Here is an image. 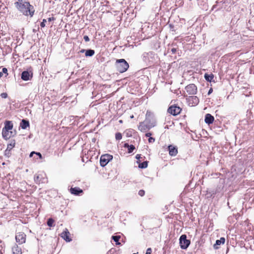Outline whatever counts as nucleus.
<instances>
[{"label": "nucleus", "mask_w": 254, "mask_h": 254, "mask_svg": "<svg viewBox=\"0 0 254 254\" xmlns=\"http://www.w3.org/2000/svg\"><path fill=\"white\" fill-rule=\"evenodd\" d=\"M14 5L20 12L25 16L32 17L34 15L35 10L33 6L25 0H17Z\"/></svg>", "instance_id": "1"}, {"label": "nucleus", "mask_w": 254, "mask_h": 254, "mask_svg": "<svg viewBox=\"0 0 254 254\" xmlns=\"http://www.w3.org/2000/svg\"><path fill=\"white\" fill-rule=\"evenodd\" d=\"M117 71L120 73L126 71L129 67L128 63L125 59L117 60L115 64Z\"/></svg>", "instance_id": "2"}, {"label": "nucleus", "mask_w": 254, "mask_h": 254, "mask_svg": "<svg viewBox=\"0 0 254 254\" xmlns=\"http://www.w3.org/2000/svg\"><path fill=\"white\" fill-rule=\"evenodd\" d=\"M180 245L182 249H186L190 245V241L187 239L186 235H182L180 238Z\"/></svg>", "instance_id": "3"}, {"label": "nucleus", "mask_w": 254, "mask_h": 254, "mask_svg": "<svg viewBox=\"0 0 254 254\" xmlns=\"http://www.w3.org/2000/svg\"><path fill=\"white\" fill-rule=\"evenodd\" d=\"M113 159V156L109 154L102 155L101 156L100 163L102 167L105 166L110 160Z\"/></svg>", "instance_id": "4"}, {"label": "nucleus", "mask_w": 254, "mask_h": 254, "mask_svg": "<svg viewBox=\"0 0 254 254\" xmlns=\"http://www.w3.org/2000/svg\"><path fill=\"white\" fill-rule=\"evenodd\" d=\"M26 235L23 232L17 233L15 235V240L19 245L23 244L26 241Z\"/></svg>", "instance_id": "5"}, {"label": "nucleus", "mask_w": 254, "mask_h": 254, "mask_svg": "<svg viewBox=\"0 0 254 254\" xmlns=\"http://www.w3.org/2000/svg\"><path fill=\"white\" fill-rule=\"evenodd\" d=\"M147 122V120H146L144 122H141L139 123V125L138 126V129L142 131V132H145L147 129H149L152 127L154 126V125H149V124H146L145 123Z\"/></svg>", "instance_id": "6"}, {"label": "nucleus", "mask_w": 254, "mask_h": 254, "mask_svg": "<svg viewBox=\"0 0 254 254\" xmlns=\"http://www.w3.org/2000/svg\"><path fill=\"white\" fill-rule=\"evenodd\" d=\"M185 89L189 95H194L197 92V87L194 84L188 85Z\"/></svg>", "instance_id": "7"}, {"label": "nucleus", "mask_w": 254, "mask_h": 254, "mask_svg": "<svg viewBox=\"0 0 254 254\" xmlns=\"http://www.w3.org/2000/svg\"><path fill=\"white\" fill-rule=\"evenodd\" d=\"M181 111V109L177 106H170L168 109V112L170 114L173 115V116H176L180 113Z\"/></svg>", "instance_id": "8"}, {"label": "nucleus", "mask_w": 254, "mask_h": 254, "mask_svg": "<svg viewBox=\"0 0 254 254\" xmlns=\"http://www.w3.org/2000/svg\"><path fill=\"white\" fill-rule=\"evenodd\" d=\"M70 233L67 229L61 233V237L64 239L66 242H69L71 241V239L69 238Z\"/></svg>", "instance_id": "9"}, {"label": "nucleus", "mask_w": 254, "mask_h": 254, "mask_svg": "<svg viewBox=\"0 0 254 254\" xmlns=\"http://www.w3.org/2000/svg\"><path fill=\"white\" fill-rule=\"evenodd\" d=\"M2 137L4 139H8L10 138L11 136H13L14 133H13V132L12 131L2 128Z\"/></svg>", "instance_id": "10"}, {"label": "nucleus", "mask_w": 254, "mask_h": 254, "mask_svg": "<svg viewBox=\"0 0 254 254\" xmlns=\"http://www.w3.org/2000/svg\"><path fill=\"white\" fill-rule=\"evenodd\" d=\"M32 77V73L30 74L29 72L27 71H24L21 74V78L25 81L30 80Z\"/></svg>", "instance_id": "11"}, {"label": "nucleus", "mask_w": 254, "mask_h": 254, "mask_svg": "<svg viewBox=\"0 0 254 254\" xmlns=\"http://www.w3.org/2000/svg\"><path fill=\"white\" fill-rule=\"evenodd\" d=\"M197 4L203 9H207V0H197Z\"/></svg>", "instance_id": "12"}, {"label": "nucleus", "mask_w": 254, "mask_h": 254, "mask_svg": "<svg viewBox=\"0 0 254 254\" xmlns=\"http://www.w3.org/2000/svg\"><path fill=\"white\" fill-rule=\"evenodd\" d=\"M214 120V117L210 114H207L205 116V122L208 125L212 124Z\"/></svg>", "instance_id": "13"}, {"label": "nucleus", "mask_w": 254, "mask_h": 254, "mask_svg": "<svg viewBox=\"0 0 254 254\" xmlns=\"http://www.w3.org/2000/svg\"><path fill=\"white\" fill-rule=\"evenodd\" d=\"M168 149L169 151V154L171 156H175L177 155L178 153L177 148L172 145H169L168 146Z\"/></svg>", "instance_id": "14"}, {"label": "nucleus", "mask_w": 254, "mask_h": 254, "mask_svg": "<svg viewBox=\"0 0 254 254\" xmlns=\"http://www.w3.org/2000/svg\"><path fill=\"white\" fill-rule=\"evenodd\" d=\"M13 128V124L11 121H6L4 123V127L3 128L6 130H11Z\"/></svg>", "instance_id": "15"}, {"label": "nucleus", "mask_w": 254, "mask_h": 254, "mask_svg": "<svg viewBox=\"0 0 254 254\" xmlns=\"http://www.w3.org/2000/svg\"><path fill=\"white\" fill-rule=\"evenodd\" d=\"M13 254H22V250L21 248L19 247L17 245H15L12 248Z\"/></svg>", "instance_id": "16"}, {"label": "nucleus", "mask_w": 254, "mask_h": 254, "mask_svg": "<svg viewBox=\"0 0 254 254\" xmlns=\"http://www.w3.org/2000/svg\"><path fill=\"white\" fill-rule=\"evenodd\" d=\"M82 190L79 188L75 187L70 189V192L75 195H78L82 192Z\"/></svg>", "instance_id": "17"}, {"label": "nucleus", "mask_w": 254, "mask_h": 254, "mask_svg": "<svg viewBox=\"0 0 254 254\" xmlns=\"http://www.w3.org/2000/svg\"><path fill=\"white\" fill-rule=\"evenodd\" d=\"M225 242V239L224 238H221L220 240H217L216 241L215 244L214 245V248L215 249H218V247H217L218 245H220L221 244H224Z\"/></svg>", "instance_id": "18"}, {"label": "nucleus", "mask_w": 254, "mask_h": 254, "mask_svg": "<svg viewBox=\"0 0 254 254\" xmlns=\"http://www.w3.org/2000/svg\"><path fill=\"white\" fill-rule=\"evenodd\" d=\"M20 126L22 129H26L29 126V122L23 119L22 120Z\"/></svg>", "instance_id": "19"}, {"label": "nucleus", "mask_w": 254, "mask_h": 254, "mask_svg": "<svg viewBox=\"0 0 254 254\" xmlns=\"http://www.w3.org/2000/svg\"><path fill=\"white\" fill-rule=\"evenodd\" d=\"M204 78L206 81L211 82L214 78V75L213 74H208L205 73L204 74Z\"/></svg>", "instance_id": "20"}, {"label": "nucleus", "mask_w": 254, "mask_h": 254, "mask_svg": "<svg viewBox=\"0 0 254 254\" xmlns=\"http://www.w3.org/2000/svg\"><path fill=\"white\" fill-rule=\"evenodd\" d=\"M95 53V52L93 50H88L85 52V56L86 57H91Z\"/></svg>", "instance_id": "21"}, {"label": "nucleus", "mask_w": 254, "mask_h": 254, "mask_svg": "<svg viewBox=\"0 0 254 254\" xmlns=\"http://www.w3.org/2000/svg\"><path fill=\"white\" fill-rule=\"evenodd\" d=\"M190 100H191L193 103L195 105L197 104L199 102L198 98L196 96L190 97L189 100L190 101Z\"/></svg>", "instance_id": "22"}, {"label": "nucleus", "mask_w": 254, "mask_h": 254, "mask_svg": "<svg viewBox=\"0 0 254 254\" xmlns=\"http://www.w3.org/2000/svg\"><path fill=\"white\" fill-rule=\"evenodd\" d=\"M40 175H35V177H34V181L37 184H40L41 182L43 183V181H42L40 179Z\"/></svg>", "instance_id": "23"}, {"label": "nucleus", "mask_w": 254, "mask_h": 254, "mask_svg": "<svg viewBox=\"0 0 254 254\" xmlns=\"http://www.w3.org/2000/svg\"><path fill=\"white\" fill-rule=\"evenodd\" d=\"M148 162L147 161H144L142 163L139 164V168L144 169L147 167Z\"/></svg>", "instance_id": "24"}, {"label": "nucleus", "mask_w": 254, "mask_h": 254, "mask_svg": "<svg viewBox=\"0 0 254 254\" xmlns=\"http://www.w3.org/2000/svg\"><path fill=\"white\" fill-rule=\"evenodd\" d=\"M121 237L120 236H112V239L116 243V245H120V243L119 242V239Z\"/></svg>", "instance_id": "25"}, {"label": "nucleus", "mask_w": 254, "mask_h": 254, "mask_svg": "<svg viewBox=\"0 0 254 254\" xmlns=\"http://www.w3.org/2000/svg\"><path fill=\"white\" fill-rule=\"evenodd\" d=\"M54 220L52 218H49L47 221V225L50 227H52Z\"/></svg>", "instance_id": "26"}, {"label": "nucleus", "mask_w": 254, "mask_h": 254, "mask_svg": "<svg viewBox=\"0 0 254 254\" xmlns=\"http://www.w3.org/2000/svg\"><path fill=\"white\" fill-rule=\"evenodd\" d=\"M135 149V147L134 145H130V146H129L128 148V153H131L132 152H133V151Z\"/></svg>", "instance_id": "27"}, {"label": "nucleus", "mask_w": 254, "mask_h": 254, "mask_svg": "<svg viewBox=\"0 0 254 254\" xmlns=\"http://www.w3.org/2000/svg\"><path fill=\"white\" fill-rule=\"evenodd\" d=\"M115 137L117 140H121L122 138V135L121 133L118 132L116 133Z\"/></svg>", "instance_id": "28"}, {"label": "nucleus", "mask_w": 254, "mask_h": 254, "mask_svg": "<svg viewBox=\"0 0 254 254\" xmlns=\"http://www.w3.org/2000/svg\"><path fill=\"white\" fill-rule=\"evenodd\" d=\"M14 143H10L7 145V149L6 150H10L14 146Z\"/></svg>", "instance_id": "29"}, {"label": "nucleus", "mask_w": 254, "mask_h": 254, "mask_svg": "<svg viewBox=\"0 0 254 254\" xmlns=\"http://www.w3.org/2000/svg\"><path fill=\"white\" fill-rule=\"evenodd\" d=\"M1 71L3 73L5 74V76L8 75L7 69L6 67H3L2 68Z\"/></svg>", "instance_id": "30"}, {"label": "nucleus", "mask_w": 254, "mask_h": 254, "mask_svg": "<svg viewBox=\"0 0 254 254\" xmlns=\"http://www.w3.org/2000/svg\"><path fill=\"white\" fill-rule=\"evenodd\" d=\"M47 22L46 20L44 19L42 22L40 24V26L42 27H44L45 26V23Z\"/></svg>", "instance_id": "31"}, {"label": "nucleus", "mask_w": 254, "mask_h": 254, "mask_svg": "<svg viewBox=\"0 0 254 254\" xmlns=\"http://www.w3.org/2000/svg\"><path fill=\"white\" fill-rule=\"evenodd\" d=\"M145 194V192L143 190H140L139 191H138V194L139 195H140L141 196H142L144 195Z\"/></svg>", "instance_id": "32"}, {"label": "nucleus", "mask_w": 254, "mask_h": 254, "mask_svg": "<svg viewBox=\"0 0 254 254\" xmlns=\"http://www.w3.org/2000/svg\"><path fill=\"white\" fill-rule=\"evenodd\" d=\"M148 141L149 143H153L155 141V138L152 137H150L148 138Z\"/></svg>", "instance_id": "33"}, {"label": "nucleus", "mask_w": 254, "mask_h": 254, "mask_svg": "<svg viewBox=\"0 0 254 254\" xmlns=\"http://www.w3.org/2000/svg\"><path fill=\"white\" fill-rule=\"evenodd\" d=\"M0 96L2 98H6L7 97V94L6 93H2L0 94Z\"/></svg>", "instance_id": "34"}, {"label": "nucleus", "mask_w": 254, "mask_h": 254, "mask_svg": "<svg viewBox=\"0 0 254 254\" xmlns=\"http://www.w3.org/2000/svg\"><path fill=\"white\" fill-rule=\"evenodd\" d=\"M83 39H84V40H85V42H88L90 40L89 38L88 37V36H87L86 35L84 36L83 37Z\"/></svg>", "instance_id": "35"}, {"label": "nucleus", "mask_w": 254, "mask_h": 254, "mask_svg": "<svg viewBox=\"0 0 254 254\" xmlns=\"http://www.w3.org/2000/svg\"><path fill=\"white\" fill-rule=\"evenodd\" d=\"M35 154L36 155L38 156L40 159H42V155H41V154L40 153H39V152H36Z\"/></svg>", "instance_id": "36"}, {"label": "nucleus", "mask_w": 254, "mask_h": 254, "mask_svg": "<svg viewBox=\"0 0 254 254\" xmlns=\"http://www.w3.org/2000/svg\"><path fill=\"white\" fill-rule=\"evenodd\" d=\"M151 248L147 249L146 254H151Z\"/></svg>", "instance_id": "37"}, {"label": "nucleus", "mask_w": 254, "mask_h": 254, "mask_svg": "<svg viewBox=\"0 0 254 254\" xmlns=\"http://www.w3.org/2000/svg\"><path fill=\"white\" fill-rule=\"evenodd\" d=\"M55 20V18H54V17H49V18H48V21H49V22H50V21H53V20Z\"/></svg>", "instance_id": "38"}, {"label": "nucleus", "mask_w": 254, "mask_h": 254, "mask_svg": "<svg viewBox=\"0 0 254 254\" xmlns=\"http://www.w3.org/2000/svg\"><path fill=\"white\" fill-rule=\"evenodd\" d=\"M152 135L151 133V132H147L145 134V136L146 137H150V136Z\"/></svg>", "instance_id": "39"}, {"label": "nucleus", "mask_w": 254, "mask_h": 254, "mask_svg": "<svg viewBox=\"0 0 254 254\" xmlns=\"http://www.w3.org/2000/svg\"><path fill=\"white\" fill-rule=\"evenodd\" d=\"M171 52L172 53V54H175L176 52V48H172L171 49Z\"/></svg>", "instance_id": "40"}, {"label": "nucleus", "mask_w": 254, "mask_h": 254, "mask_svg": "<svg viewBox=\"0 0 254 254\" xmlns=\"http://www.w3.org/2000/svg\"><path fill=\"white\" fill-rule=\"evenodd\" d=\"M35 153H36V152L35 151H32V152L30 153L29 157H32L33 156V154H35Z\"/></svg>", "instance_id": "41"}, {"label": "nucleus", "mask_w": 254, "mask_h": 254, "mask_svg": "<svg viewBox=\"0 0 254 254\" xmlns=\"http://www.w3.org/2000/svg\"><path fill=\"white\" fill-rule=\"evenodd\" d=\"M129 146H130V145H128V143H126L124 144V147H127V148H128V147H129Z\"/></svg>", "instance_id": "42"}, {"label": "nucleus", "mask_w": 254, "mask_h": 254, "mask_svg": "<svg viewBox=\"0 0 254 254\" xmlns=\"http://www.w3.org/2000/svg\"><path fill=\"white\" fill-rule=\"evenodd\" d=\"M140 154H137V155H136V158L137 159H140Z\"/></svg>", "instance_id": "43"}, {"label": "nucleus", "mask_w": 254, "mask_h": 254, "mask_svg": "<svg viewBox=\"0 0 254 254\" xmlns=\"http://www.w3.org/2000/svg\"><path fill=\"white\" fill-rule=\"evenodd\" d=\"M211 91H212V89L209 90V91L208 92V94H209L211 93Z\"/></svg>", "instance_id": "44"}, {"label": "nucleus", "mask_w": 254, "mask_h": 254, "mask_svg": "<svg viewBox=\"0 0 254 254\" xmlns=\"http://www.w3.org/2000/svg\"><path fill=\"white\" fill-rule=\"evenodd\" d=\"M119 122L121 123H122V120H120Z\"/></svg>", "instance_id": "45"}, {"label": "nucleus", "mask_w": 254, "mask_h": 254, "mask_svg": "<svg viewBox=\"0 0 254 254\" xmlns=\"http://www.w3.org/2000/svg\"><path fill=\"white\" fill-rule=\"evenodd\" d=\"M130 118H133V115H132V116H131L130 117Z\"/></svg>", "instance_id": "46"}, {"label": "nucleus", "mask_w": 254, "mask_h": 254, "mask_svg": "<svg viewBox=\"0 0 254 254\" xmlns=\"http://www.w3.org/2000/svg\"><path fill=\"white\" fill-rule=\"evenodd\" d=\"M136 254L134 253V254Z\"/></svg>", "instance_id": "47"}]
</instances>
